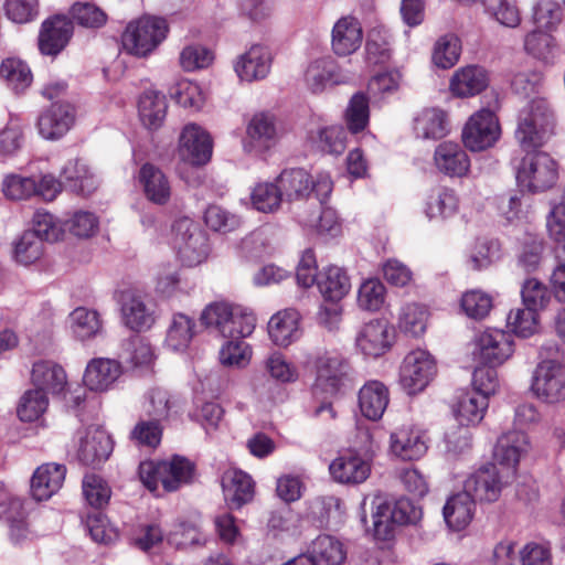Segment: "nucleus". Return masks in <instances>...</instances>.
Here are the masks:
<instances>
[{"mask_svg":"<svg viewBox=\"0 0 565 565\" xmlns=\"http://www.w3.org/2000/svg\"><path fill=\"white\" fill-rule=\"evenodd\" d=\"M194 463L185 457L174 455L160 461H143L139 465V477L145 487L156 492L161 484L167 492L177 491L193 481Z\"/></svg>","mask_w":565,"mask_h":565,"instance_id":"obj_1","label":"nucleus"},{"mask_svg":"<svg viewBox=\"0 0 565 565\" xmlns=\"http://www.w3.org/2000/svg\"><path fill=\"white\" fill-rule=\"evenodd\" d=\"M276 180L287 203L307 201L312 193L323 203L333 190L331 175L324 171L313 177L302 168H290L282 170Z\"/></svg>","mask_w":565,"mask_h":565,"instance_id":"obj_2","label":"nucleus"},{"mask_svg":"<svg viewBox=\"0 0 565 565\" xmlns=\"http://www.w3.org/2000/svg\"><path fill=\"white\" fill-rule=\"evenodd\" d=\"M554 126V113L548 103L536 98L520 110L515 138L524 149L536 148L553 134Z\"/></svg>","mask_w":565,"mask_h":565,"instance_id":"obj_3","label":"nucleus"},{"mask_svg":"<svg viewBox=\"0 0 565 565\" xmlns=\"http://www.w3.org/2000/svg\"><path fill=\"white\" fill-rule=\"evenodd\" d=\"M515 178L522 191L545 192L556 184L558 166L546 152L529 151L515 166Z\"/></svg>","mask_w":565,"mask_h":565,"instance_id":"obj_4","label":"nucleus"},{"mask_svg":"<svg viewBox=\"0 0 565 565\" xmlns=\"http://www.w3.org/2000/svg\"><path fill=\"white\" fill-rule=\"evenodd\" d=\"M167 33L164 19L146 15L127 25L121 35L122 47L128 54L145 57L166 39Z\"/></svg>","mask_w":565,"mask_h":565,"instance_id":"obj_5","label":"nucleus"},{"mask_svg":"<svg viewBox=\"0 0 565 565\" xmlns=\"http://www.w3.org/2000/svg\"><path fill=\"white\" fill-rule=\"evenodd\" d=\"M513 481L512 471L504 472L495 463H486L467 477L463 491L475 501L491 503L495 502L503 489Z\"/></svg>","mask_w":565,"mask_h":565,"instance_id":"obj_6","label":"nucleus"},{"mask_svg":"<svg viewBox=\"0 0 565 565\" xmlns=\"http://www.w3.org/2000/svg\"><path fill=\"white\" fill-rule=\"evenodd\" d=\"M501 137V126L494 111L482 108L466 121L461 139L467 149L479 152L493 147Z\"/></svg>","mask_w":565,"mask_h":565,"instance_id":"obj_7","label":"nucleus"},{"mask_svg":"<svg viewBox=\"0 0 565 565\" xmlns=\"http://www.w3.org/2000/svg\"><path fill=\"white\" fill-rule=\"evenodd\" d=\"M173 246L180 260L189 267L201 264L209 254L207 239L189 217L177 220L172 226Z\"/></svg>","mask_w":565,"mask_h":565,"instance_id":"obj_8","label":"nucleus"},{"mask_svg":"<svg viewBox=\"0 0 565 565\" xmlns=\"http://www.w3.org/2000/svg\"><path fill=\"white\" fill-rule=\"evenodd\" d=\"M437 373L436 361L423 349L411 351L399 370V384L409 395L423 392Z\"/></svg>","mask_w":565,"mask_h":565,"instance_id":"obj_9","label":"nucleus"},{"mask_svg":"<svg viewBox=\"0 0 565 565\" xmlns=\"http://www.w3.org/2000/svg\"><path fill=\"white\" fill-rule=\"evenodd\" d=\"M213 152L210 134L196 124L185 125L179 136L177 154L183 164L201 167L206 164Z\"/></svg>","mask_w":565,"mask_h":565,"instance_id":"obj_10","label":"nucleus"},{"mask_svg":"<svg viewBox=\"0 0 565 565\" xmlns=\"http://www.w3.org/2000/svg\"><path fill=\"white\" fill-rule=\"evenodd\" d=\"M531 390L550 404L565 401V366L556 360H544L535 369Z\"/></svg>","mask_w":565,"mask_h":565,"instance_id":"obj_11","label":"nucleus"},{"mask_svg":"<svg viewBox=\"0 0 565 565\" xmlns=\"http://www.w3.org/2000/svg\"><path fill=\"white\" fill-rule=\"evenodd\" d=\"M512 353V335L503 330L487 329L476 339L473 355L487 365H501Z\"/></svg>","mask_w":565,"mask_h":565,"instance_id":"obj_12","label":"nucleus"},{"mask_svg":"<svg viewBox=\"0 0 565 565\" xmlns=\"http://www.w3.org/2000/svg\"><path fill=\"white\" fill-rule=\"evenodd\" d=\"M315 369V390L334 395L339 392L348 375L349 363L340 353L326 351L316 358Z\"/></svg>","mask_w":565,"mask_h":565,"instance_id":"obj_13","label":"nucleus"},{"mask_svg":"<svg viewBox=\"0 0 565 565\" xmlns=\"http://www.w3.org/2000/svg\"><path fill=\"white\" fill-rule=\"evenodd\" d=\"M531 443L522 430H511L499 437L493 450L494 463L504 472L516 478L520 461L529 454Z\"/></svg>","mask_w":565,"mask_h":565,"instance_id":"obj_14","label":"nucleus"},{"mask_svg":"<svg viewBox=\"0 0 565 565\" xmlns=\"http://www.w3.org/2000/svg\"><path fill=\"white\" fill-rule=\"evenodd\" d=\"M76 456L84 465L96 466L105 461L113 451L110 436L100 427H88L77 431Z\"/></svg>","mask_w":565,"mask_h":565,"instance_id":"obj_15","label":"nucleus"},{"mask_svg":"<svg viewBox=\"0 0 565 565\" xmlns=\"http://www.w3.org/2000/svg\"><path fill=\"white\" fill-rule=\"evenodd\" d=\"M373 454L361 455L355 451L347 452L335 458L329 466L332 478L339 483H363L372 471Z\"/></svg>","mask_w":565,"mask_h":565,"instance_id":"obj_16","label":"nucleus"},{"mask_svg":"<svg viewBox=\"0 0 565 565\" xmlns=\"http://www.w3.org/2000/svg\"><path fill=\"white\" fill-rule=\"evenodd\" d=\"M363 43V29L354 15L339 18L331 29V50L340 57L355 53Z\"/></svg>","mask_w":565,"mask_h":565,"instance_id":"obj_17","label":"nucleus"},{"mask_svg":"<svg viewBox=\"0 0 565 565\" xmlns=\"http://www.w3.org/2000/svg\"><path fill=\"white\" fill-rule=\"evenodd\" d=\"M271 63L270 50L265 45L255 44L236 58L234 70L241 81L250 83L266 78L270 73Z\"/></svg>","mask_w":565,"mask_h":565,"instance_id":"obj_18","label":"nucleus"},{"mask_svg":"<svg viewBox=\"0 0 565 565\" xmlns=\"http://www.w3.org/2000/svg\"><path fill=\"white\" fill-rule=\"evenodd\" d=\"M390 449L402 460H418L427 452V438L423 430L405 425L391 434Z\"/></svg>","mask_w":565,"mask_h":565,"instance_id":"obj_19","label":"nucleus"},{"mask_svg":"<svg viewBox=\"0 0 565 565\" xmlns=\"http://www.w3.org/2000/svg\"><path fill=\"white\" fill-rule=\"evenodd\" d=\"M121 316L126 327L134 331L149 330L156 322V312L145 297L137 291L121 294Z\"/></svg>","mask_w":565,"mask_h":565,"instance_id":"obj_20","label":"nucleus"},{"mask_svg":"<svg viewBox=\"0 0 565 565\" xmlns=\"http://www.w3.org/2000/svg\"><path fill=\"white\" fill-rule=\"evenodd\" d=\"M122 374L119 361L109 358L92 359L85 369L83 382L92 392L109 391Z\"/></svg>","mask_w":565,"mask_h":565,"instance_id":"obj_21","label":"nucleus"},{"mask_svg":"<svg viewBox=\"0 0 565 565\" xmlns=\"http://www.w3.org/2000/svg\"><path fill=\"white\" fill-rule=\"evenodd\" d=\"M392 339L387 322L375 319L360 329L355 338V345L365 356L379 358L390 350Z\"/></svg>","mask_w":565,"mask_h":565,"instance_id":"obj_22","label":"nucleus"},{"mask_svg":"<svg viewBox=\"0 0 565 565\" xmlns=\"http://www.w3.org/2000/svg\"><path fill=\"white\" fill-rule=\"evenodd\" d=\"M73 23L65 15H55L42 23L39 50L44 55H57L73 35Z\"/></svg>","mask_w":565,"mask_h":565,"instance_id":"obj_23","label":"nucleus"},{"mask_svg":"<svg viewBox=\"0 0 565 565\" xmlns=\"http://www.w3.org/2000/svg\"><path fill=\"white\" fill-rule=\"evenodd\" d=\"M75 113L68 103H54L38 119L39 134L47 140L63 137L73 126Z\"/></svg>","mask_w":565,"mask_h":565,"instance_id":"obj_24","label":"nucleus"},{"mask_svg":"<svg viewBox=\"0 0 565 565\" xmlns=\"http://www.w3.org/2000/svg\"><path fill=\"white\" fill-rule=\"evenodd\" d=\"M344 82L341 68L331 56L312 61L305 72L306 86L313 94H320Z\"/></svg>","mask_w":565,"mask_h":565,"instance_id":"obj_25","label":"nucleus"},{"mask_svg":"<svg viewBox=\"0 0 565 565\" xmlns=\"http://www.w3.org/2000/svg\"><path fill=\"white\" fill-rule=\"evenodd\" d=\"M436 169L450 178L467 177L470 171V158L466 150L457 142L444 141L434 152Z\"/></svg>","mask_w":565,"mask_h":565,"instance_id":"obj_26","label":"nucleus"},{"mask_svg":"<svg viewBox=\"0 0 565 565\" xmlns=\"http://www.w3.org/2000/svg\"><path fill=\"white\" fill-rule=\"evenodd\" d=\"M301 316L292 308L284 309L275 315L268 321V334L270 340L278 347L286 348L300 339Z\"/></svg>","mask_w":565,"mask_h":565,"instance_id":"obj_27","label":"nucleus"},{"mask_svg":"<svg viewBox=\"0 0 565 565\" xmlns=\"http://www.w3.org/2000/svg\"><path fill=\"white\" fill-rule=\"evenodd\" d=\"M489 85L488 72L477 65L458 68L449 81V90L456 97H473L483 92Z\"/></svg>","mask_w":565,"mask_h":565,"instance_id":"obj_28","label":"nucleus"},{"mask_svg":"<svg viewBox=\"0 0 565 565\" xmlns=\"http://www.w3.org/2000/svg\"><path fill=\"white\" fill-rule=\"evenodd\" d=\"M66 468L60 463L40 466L31 479V494L38 501L49 500L63 486Z\"/></svg>","mask_w":565,"mask_h":565,"instance_id":"obj_29","label":"nucleus"},{"mask_svg":"<svg viewBox=\"0 0 565 565\" xmlns=\"http://www.w3.org/2000/svg\"><path fill=\"white\" fill-rule=\"evenodd\" d=\"M66 189L77 194L88 195L98 186V180L88 164L78 158L68 160L61 170Z\"/></svg>","mask_w":565,"mask_h":565,"instance_id":"obj_30","label":"nucleus"},{"mask_svg":"<svg viewBox=\"0 0 565 565\" xmlns=\"http://www.w3.org/2000/svg\"><path fill=\"white\" fill-rule=\"evenodd\" d=\"M488 406L484 395L473 390H465L458 393L452 408L461 426H475L483 419Z\"/></svg>","mask_w":565,"mask_h":565,"instance_id":"obj_31","label":"nucleus"},{"mask_svg":"<svg viewBox=\"0 0 565 565\" xmlns=\"http://www.w3.org/2000/svg\"><path fill=\"white\" fill-rule=\"evenodd\" d=\"M317 288L323 300L342 301L351 290V279L344 268L328 265L319 270Z\"/></svg>","mask_w":565,"mask_h":565,"instance_id":"obj_32","label":"nucleus"},{"mask_svg":"<svg viewBox=\"0 0 565 565\" xmlns=\"http://www.w3.org/2000/svg\"><path fill=\"white\" fill-rule=\"evenodd\" d=\"M138 181L147 200L157 205H166L171 198V184L167 175L156 166L145 163L138 174Z\"/></svg>","mask_w":565,"mask_h":565,"instance_id":"obj_33","label":"nucleus"},{"mask_svg":"<svg viewBox=\"0 0 565 565\" xmlns=\"http://www.w3.org/2000/svg\"><path fill=\"white\" fill-rule=\"evenodd\" d=\"M224 499L231 508H241L254 497V482L246 472L228 469L222 476Z\"/></svg>","mask_w":565,"mask_h":565,"instance_id":"obj_34","label":"nucleus"},{"mask_svg":"<svg viewBox=\"0 0 565 565\" xmlns=\"http://www.w3.org/2000/svg\"><path fill=\"white\" fill-rule=\"evenodd\" d=\"M245 148L264 151L276 145L278 135L274 118L267 114H255L246 128Z\"/></svg>","mask_w":565,"mask_h":565,"instance_id":"obj_35","label":"nucleus"},{"mask_svg":"<svg viewBox=\"0 0 565 565\" xmlns=\"http://www.w3.org/2000/svg\"><path fill=\"white\" fill-rule=\"evenodd\" d=\"M32 383L34 390L43 393L61 394L67 384V376L64 369L52 361H39L33 364Z\"/></svg>","mask_w":565,"mask_h":565,"instance_id":"obj_36","label":"nucleus"},{"mask_svg":"<svg viewBox=\"0 0 565 565\" xmlns=\"http://www.w3.org/2000/svg\"><path fill=\"white\" fill-rule=\"evenodd\" d=\"M390 401L388 388L379 381L365 383L359 392V407L364 417L371 420L382 418Z\"/></svg>","mask_w":565,"mask_h":565,"instance_id":"obj_37","label":"nucleus"},{"mask_svg":"<svg viewBox=\"0 0 565 565\" xmlns=\"http://www.w3.org/2000/svg\"><path fill=\"white\" fill-rule=\"evenodd\" d=\"M475 511L476 501L466 491H462L446 501L443 515L451 530L461 531L471 523Z\"/></svg>","mask_w":565,"mask_h":565,"instance_id":"obj_38","label":"nucleus"},{"mask_svg":"<svg viewBox=\"0 0 565 565\" xmlns=\"http://www.w3.org/2000/svg\"><path fill=\"white\" fill-rule=\"evenodd\" d=\"M166 96L153 89H148L141 94L138 100V114L141 122L148 129H158L167 116Z\"/></svg>","mask_w":565,"mask_h":565,"instance_id":"obj_39","label":"nucleus"},{"mask_svg":"<svg viewBox=\"0 0 565 565\" xmlns=\"http://www.w3.org/2000/svg\"><path fill=\"white\" fill-rule=\"evenodd\" d=\"M308 550L316 565H342L347 558L343 544L331 535H319Z\"/></svg>","mask_w":565,"mask_h":565,"instance_id":"obj_40","label":"nucleus"},{"mask_svg":"<svg viewBox=\"0 0 565 565\" xmlns=\"http://www.w3.org/2000/svg\"><path fill=\"white\" fill-rule=\"evenodd\" d=\"M459 211V198L455 190L438 188L429 194L425 214L428 218H450Z\"/></svg>","mask_w":565,"mask_h":565,"instance_id":"obj_41","label":"nucleus"},{"mask_svg":"<svg viewBox=\"0 0 565 565\" xmlns=\"http://www.w3.org/2000/svg\"><path fill=\"white\" fill-rule=\"evenodd\" d=\"M302 521L298 513L289 508L275 511L267 522V531L275 539H298L301 536Z\"/></svg>","mask_w":565,"mask_h":565,"instance_id":"obj_42","label":"nucleus"},{"mask_svg":"<svg viewBox=\"0 0 565 565\" xmlns=\"http://www.w3.org/2000/svg\"><path fill=\"white\" fill-rule=\"evenodd\" d=\"M70 328L81 341L89 340L103 331V321L96 310L78 307L70 315Z\"/></svg>","mask_w":565,"mask_h":565,"instance_id":"obj_43","label":"nucleus"},{"mask_svg":"<svg viewBox=\"0 0 565 565\" xmlns=\"http://www.w3.org/2000/svg\"><path fill=\"white\" fill-rule=\"evenodd\" d=\"M284 198L277 180L256 183L250 191L253 207L262 213H276L280 210Z\"/></svg>","mask_w":565,"mask_h":565,"instance_id":"obj_44","label":"nucleus"},{"mask_svg":"<svg viewBox=\"0 0 565 565\" xmlns=\"http://www.w3.org/2000/svg\"><path fill=\"white\" fill-rule=\"evenodd\" d=\"M194 334L195 321L184 313H174L167 331L166 345L173 351H184Z\"/></svg>","mask_w":565,"mask_h":565,"instance_id":"obj_45","label":"nucleus"},{"mask_svg":"<svg viewBox=\"0 0 565 565\" xmlns=\"http://www.w3.org/2000/svg\"><path fill=\"white\" fill-rule=\"evenodd\" d=\"M373 505L372 529L369 531L377 541H391L394 539L399 526L397 523H393L388 501L382 499L380 495H375Z\"/></svg>","mask_w":565,"mask_h":565,"instance_id":"obj_46","label":"nucleus"},{"mask_svg":"<svg viewBox=\"0 0 565 565\" xmlns=\"http://www.w3.org/2000/svg\"><path fill=\"white\" fill-rule=\"evenodd\" d=\"M415 132L424 139L441 138L447 132L446 114L437 108H427L415 118Z\"/></svg>","mask_w":565,"mask_h":565,"instance_id":"obj_47","label":"nucleus"},{"mask_svg":"<svg viewBox=\"0 0 565 565\" xmlns=\"http://www.w3.org/2000/svg\"><path fill=\"white\" fill-rule=\"evenodd\" d=\"M524 51L544 63H553L556 52L555 39L543 30L529 32L524 38Z\"/></svg>","mask_w":565,"mask_h":565,"instance_id":"obj_48","label":"nucleus"},{"mask_svg":"<svg viewBox=\"0 0 565 565\" xmlns=\"http://www.w3.org/2000/svg\"><path fill=\"white\" fill-rule=\"evenodd\" d=\"M544 239L539 236L529 235L520 246L518 254V267L524 273L536 271L544 258Z\"/></svg>","mask_w":565,"mask_h":565,"instance_id":"obj_49","label":"nucleus"},{"mask_svg":"<svg viewBox=\"0 0 565 565\" xmlns=\"http://www.w3.org/2000/svg\"><path fill=\"white\" fill-rule=\"evenodd\" d=\"M232 317L227 319V330L223 331L222 337L232 339V340H241L243 338L249 337L256 326V317L252 311L241 306L233 307Z\"/></svg>","mask_w":565,"mask_h":565,"instance_id":"obj_50","label":"nucleus"},{"mask_svg":"<svg viewBox=\"0 0 565 565\" xmlns=\"http://www.w3.org/2000/svg\"><path fill=\"white\" fill-rule=\"evenodd\" d=\"M460 54V40L456 35L447 34L436 41L431 60L437 67L447 70L459 61Z\"/></svg>","mask_w":565,"mask_h":565,"instance_id":"obj_51","label":"nucleus"},{"mask_svg":"<svg viewBox=\"0 0 565 565\" xmlns=\"http://www.w3.org/2000/svg\"><path fill=\"white\" fill-rule=\"evenodd\" d=\"M370 119L369 98L363 93L354 94L344 111V121L352 134L364 130Z\"/></svg>","mask_w":565,"mask_h":565,"instance_id":"obj_52","label":"nucleus"},{"mask_svg":"<svg viewBox=\"0 0 565 565\" xmlns=\"http://www.w3.org/2000/svg\"><path fill=\"white\" fill-rule=\"evenodd\" d=\"M428 316L426 307L417 303L406 305L399 316V329L412 337H420L426 331Z\"/></svg>","mask_w":565,"mask_h":565,"instance_id":"obj_53","label":"nucleus"},{"mask_svg":"<svg viewBox=\"0 0 565 565\" xmlns=\"http://www.w3.org/2000/svg\"><path fill=\"white\" fill-rule=\"evenodd\" d=\"M253 350L250 345L242 340H230L225 342L218 352V359L223 366L244 369L252 360Z\"/></svg>","mask_w":565,"mask_h":565,"instance_id":"obj_54","label":"nucleus"},{"mask_svg":"<svg viewBox=\"0 0 565 565\" xmlns=\"http://www.w3.org/2000/svg\"><path fill=\"white\" fill-rule=\"evenodd\" d=\"M486 12L501 25L516 28L521 23V12L516 0H482Z\"/></svg>","mask_w":565,"mask_h":565,"instance_id":"obj_55","label":"nucleus"},{"mask_svg":"<svg viewBox=\"0 0 565 565\" xmlns=\"http://www.w3.org/2000/svg\"><path fill=\"white\" fill-rule=\"evenodd\" d=\"M0 75L14 90H23L32 82L30 67L22 60L15 57L2 61Z\"/></svg>","mask_w":565,"mask_h":565,"instance_id":"obj_56","label":"nucleus"},{"mask_svg":"<svg viewBox=\"0 0 565 565\" xmlns=\"http://www.w3.org/2000/svg\"><path fill=\"white\" fill-rule=\"evenodd\" d=\"M49 398L39 390L26 391L20 398L17 414L22 422H35L47 409Z\"/></svg>","mask_w":565,"mask_h":565,"instance_id":"obj_57","label":"nucleus"},{"mask_svg":"<svg viewBox=\"0 0 565 565\" xmlns=\"http://www.w3.org/2000/svg\"><path fill=\"white\" fill-rule=\"evenodd\" d=\"M460 306L469 318L481 320L491 311L493 298L480 289H471L461 296Z\"/></svg>","mask_w":565,"mask_h":565,"instance_id":"obj_58","label":"nucleus"},{"mask_svg":"<svg viewBox=\"0 0 565 565\" xmlns=\"http://www.w3.org/2000/svg\"><path fill=\"white\" fill-rule=\"evenodd\" d=\"M521 297L523 305L535 312L545 310L551 301L550 290L536 278H529L523 282Z\"/></svg>","mask_w":565,"mask_h":565,"instance_id":"obj_59","label":"nucleus"},{"mask_svg":"<svg viewBox=\"0 0 565 565\" xmlns=\"http://www.w3.org/2000/svg\"><path fill=\"white\" fill-rule=\"evenodd\" d=\"M169 543L178 547L201 545L205 539L194 522L178 520L167 535Z\"/></svg>","mask_w":565,"mask_h":565,"instance_id":"obj_60","label":"nucleus"},{"mask_svg":"<svg viewBox=\"0 0 565 565\" xmlns=\"http://www.w3.org/2000/svg\"><path fill=\"white\" fill-rule=\"evenodd\" d=\"M507 323L516 335L529 338L539 330V315L526 307L515 308L509 312Z\"/></svg>","mask_w":565,"mask_h":565,"instance_id":"obj_61","label":"nucleus"},{"mask_svg":"<svg viewBox=\"0 0 565 565\" xmlns=\"http://www.w3.org/2000/svg\"><path fill=\"white\" fill-rule=\"evenodd\" d=\"M83 494L87 503L100 509L109 502L111 490L108 483L97 475H86L83 479Z\"/></svg>","mask_w":565,"mask_h":565,"instance_id":"obj_62","label":"nucleus"},{"mask_svg":"<svg viewBox=\"0 0 565 565\" xmlns=\"http://www.w3.org/2000/svg\"><path fill=\"white\" fill-rule=\"evenodd\" d=\"M385 287L379 279H367L359 288L358 305L367 311L380 310L385 302Z\"/></svg>","mask_w":565,"mask_h":565,"instance_id":"obj_63","label":"nucleus"},{"mask_svg":"<svg viewBox=\"0 0 565 565\" xmlns=\"http://www.w3.org/2000/svg\"><path fill=\"white\" fill-rule=\"evenodd\" d=\"M562 20V9L554 0H540L533 9V22L537 30L552 31Z\"/></svg>","mask_w":565,"mask_h":565,"instance_id":"obj_64","label":"nucleus"}]
</instances>
